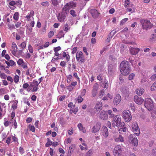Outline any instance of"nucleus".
<instances>
[{
	"mask_svg": "<svg viewBox=\"0 0 156 156\" xmlns=\"http://www.w3.org/2000/svg\"><path fill=\"white\" fill-rule=\"evenodd\" d=\"M135 135L134 134H130L129 136V138L131 140V143L134 146H137L138 145V140L136 137H134Z\"/></svg>",
	"mask_w": 156,
	"mask_h": 156,
	"instance_id": "8",
	"label": "nucleus"
},
{
	"mask_svg": "<svg viewBox=\"0 0 156 156\" xmlns=\"http://www.w3.org/2000/svg\"><path fill=\"white\" fill-rule=\"evenodd\" d=\"M121 100V97L120 95L119 94H117L114 99L113 103L114 104L118 105L120 101Z\"/></svg>",
	"mask_w": 156,
	"mask_h": 156,
	"instance_id": "17",
	"label": "nucleus"
},
{
	"mask_svg": "<svg viewBox=\"0 0 156 156\" xmlns=\"http://www.w3.org/2000/svg\"><path fill=\"white\" fill-rule=\"evenodd\" d=\"M19 13L18 12H15L13 15V18L16 20H17L19 19Z\"/></svg>",
	"mask_w": 156,
	"mask_h": 156,
	"instance_id": "34",
	"label": "nucleus"
},
{
	"mask_svg": "<svg viewBox=\"0 0 156 156\" xmlns=\"http://www.w3.org/2000/svg\"><path fill=\"white\" fill-rule=\"evenodd\" d=\"M17 103L18 101H15L12 105V108L14 109H16L17 108Z\"/></svg>",
	"mask_w": 156,
	"mask_h": 156,
	"instance_id": "30",
	"label": "nucleus"
},
{
	"mask_svg": "<svg viewBox=\"0 0 156 156\" xmlns=\"http://www.w3.org/2000/svg\"><path fill=\"white\" fill-rule=\"evenodd\" d=\"M108 118V115L106 114L105 111H101L100 114V118L103 120H106Z\"/></svg>",
	"mask_w": 156,
	"mask_h": 156,
	"instance_id": "16",
	"label": "nucleus"
},
{
	"mask_svg": "<svg viewBox=\"0 0 156 156\" xmlns=\"http://www.w3.org/2000/svg\"><path fill=\"white\" fill-rule=\"evenodd\" d=\"M4 125L5 127H7L8 126H10V125L9 121L7 120V121H5V122H4Z\"/></svg>",
	"mask_w": 156,
	"mask_h": 156,
	"instance_id": "60",
	"label": "nucleus"
},
{
	"mask_svg": "<svg viewBox=\"0 0 156 156\" xmlns=\"http://www.w3.org/2000/svg\"><path fill=\"white\" fill-rule=\"evenodd\" d=\"M122 117L126 122L130 121L132 118L130 112L127 110L122 112Z\"/></svg>",
	"mask_w": 156,
	"mask_h": 156,
	"instance_id": "6",
	"label": "nucleus"
},
{
	"mask_svg": "<svg viewBox=\"0 0 156 156\" xmlns=\"http://www.w3.org/2000/svg\"><path fill=\"white\" fill-rule=\"evenodd\" d=\"M41 5L44 6H48L49 5V3L47 1L43 2L41 3Z\"/></svg>",
	"mask_w": 156,
	"mask_h": 156,
	"instance_id": "45",
	"label": "nucleus"
},
{
	"mask_svg": "<svg viewBox=\"0 0 156 156\" xmlns=\"http://www.w3.org/2000/svg\"><path fill=\"white\" fill-rule=\"evenodd\" d=\"M115 141L117 142H123L124 141V137L121 135L118 134L113 136Z\"/></svg>",
	"mask_w": 156,
	"mask_h": 156,
	"instance_id": "9",
	"label": "nucleus"
},
{
	"mask_svg": "<svg viewBox=\"0 0 156 156\" xmlns=\"http://www.w3.org/2000/svg\"><path fill=\"white\" fill-rule=\"evenodd\" d=\"M24 62L23 59L21 58L19 59L17 61V63L19 65H21Z\"/></svg>",
	"mask_w": 156,
	"mask_h": 156,
	"instance_id": "46",
	"label": "nucleus"
},
{
	"mask_svg": "<svg viewBox=\"0 0 156 156\" xmlns=\"http://www.w3.org/2000/svg\"><path fill=\"white\" fill-rule=\"evenodd\" d=\"M77 49V47H75L74 48H73L72 53L73 54H74L76 52Z\"/></svg>",
	"mask_w": 156,
	"mask_h": 156,
	"instance_id": "56",
	"label": "nucleus"
},
{
	"mask_svg": "<svg viewBox=\"0 0 156 156\" xmlns=\"http://www.w3.org/2000/svg\"><path fill=\"white\" fill-rule=\"evenodd\" d=\"M135 75L133 73L130 74L129 76V80H132L134 77Z\"/></svg>",
	"mask_w": 156,
	"mask_h": 156,
	"instance_id": "55",
	"label": "nucleus"
},
{
	"mask_svg": "<svg viewBox=\"0 0 156 156\" xmlns=\"http://www.w3.org/2000/svg\"><path fill=\"white\" fill-rule=\"evenodd\" d=\"M151 79L152 80H154L156 79V74L152 75L151 77Z\"/></svg>",
	"mask_w": 156,
	"mask_h": 156,
	"instance_id": "64",
	"label": "nucleus"
},
{
	"mask_svg": "<svg viewBox=\"0 0 156 156\" xmlns=\"http://www.w3.org/2000/svg\"><path fill=\"white\" fill-rule=\"evenodd\" d=\"M65 35V33L63 30H61L58 33V35L60 37H63Z\"/></svg>",
	"mask_w": 156,
	"mask_h": 156,
	"instance_id": "44",
	"label": "nucleus"
},
{
	"mask_svg": "<svg viewBox=\"0 0 156 156\" xmlns=\"http://www.w3.org/2000/svg\"><path fill=\"white\" fill-rule=\"evenodd\" d=\"M19 151L20 153L21 154H22L24 153V150L23 149L22 147H20L19 148Z\"/></svg>",
	"mask_w": 156,
	"mask_h": 156,
	"instance_id": "61",
	"label": "nucleus"
},
{
	"mask_svg": "<svg viewBox=\"0 0 156 156\" xmlns=\"http://www.w3.org/2000/svg\"><path fill=\"white\" fill-rule=\"evenodd\" d=\"M54 34V32L52 31H51L48 33V37L50 38L53 36Z\"/></svg>",
	"mask_w": 156,
	"mask_h": 156,
	"instance_id": "58",
	"label": "nucleus"
},
{
	"mask_svg": "<svg viewBox=\"0 0 156 156\" xmlns=\"http://www.w3.org/2000/svg\"><path fill=\"white\" fill-rule=\"evenodd\" d=\"M52 142L51 141L47 142L45 144V146L46 147H48L52 144Z\"/></svg>",
	"mask_w": 156,
	"mask_h": 156,
	"instance_id": "62",
	"label": "nucleus"
},
{
	"mask_svg": "<svg viewBox=\"0 0 156 156\" xmlns=\"http://www.w3.org/2000/svg\"><path fill=\"white\" fill-rule=\"evenodd\" d=\"M66 14L63 12L59 13L57 16V19L58 20L61 22H63L66 16Z\"/></svg>",
	"mask_w": 156,
	"mask_h": 156,
	"instance_id": "11",
	"label": "nucleus"
},
{
	"mask_svg": "<svg viewBox=\"0 0 156 156\" xmlns=\"http://www.w3.org/2000/svg\"><path fill=\"white\" fill-rule=\"evenodd\" d=\"M114 151L121 153L122 151V149L121 146L119 145L116 146L114 148Z\"/></svg>",
	"mask_w": 156,
	"mask_h": 156,
	"instance_id": "23",
	"label": "nucleus"
},
{
	"mask_svg": "<svg viewBox=\"0 0 156 156\" xmlns=\"http://www.w3.org/2000/svg\"><path fill=\"white\" fill-rule=\"evenodd\" d=\"M129 50L131 53L133 55L136 54L140 51L139 49L137 48H131Z\"/></svg>",
	"mask_w": 156,
	"mask_h": 156,
	"instance_id": "21",
	"label": "nucleus"
},
{
	"mask_svg": "<svg viewBox=\"0 0 156 156\" xmlns=\"http://www.w3.org/2000/svg\"><path fill=\"white\" fill-rule=\"evenodd\" d=\"M98 89V85L97 84H95L93 87V90L91 92V97H95L97 93V91Z\"/></svg>",
	"mask_w": 156,
	"mask_h": 156,
	"instance_id": "13",
	"label": "nucleus"
},
{
	"mask_svg": "<svg viewBox=\"0 0 156 156\" xmlns=\"http://www.w3.org/2000/svg\"><path fill=\"white\" fill-rule=\"evenodd\" d=\"M105 94V90H100L99 92V96L100 98H101Z\"/></svg>",
	"mask_w": 156,
	"mask_h": 156,
	"instance_id": "39",
	"label": "nucleus"
},
{
	"mask_svg": "<svg viewBox=\"0 0 156 156\" xmlns=\"http://www.w3.org/2000/svg\"><path fill=\"white\" fill-rule=\"evenodd\" d=\"M8 26L9 29L10 30L15 29L14 25L13 24L9 23L8 24Z\"/></svg>",
	"mask_w": 156,
	"mask_h": 156,
	"instance_id": "43",
	"label": "nucleus"
},
{
	"mask_svg": "<svg viewBox=\"0 0 156 156\" xmlns=\"http://www.w3.org/2000/svg\"><path fill=\"white\" fill-rule=\"evenodd\" d=\"M151 91L156 90V81L152 84L151 87Z\"/></svg>",
	"mask_w": 156,
	"mask_h": 156,
	"instance_id": "35",
	"label": "nucleus"
},
{
	"mask_svg": "<svg viewBox=\"0 0 156 156\" xmlns=\"http://www.w3.org/2000/svg\"><path fill=\"white\" fill-rule=\"evenodd\" d=\"M39 83H38V82L36 80H34L32 82L30 83V87H33L34 86H38Z\"/></svg>",
	"mask_w": 156,
	"mask_h": 156,
	"instance_id": "26",
	"label": "nucleus"
},
{
	"mask_svg": "<svg viewBox=\"0 0 156 156\" xmlns=\"http://www.w3.org/2000/svg\"><path fill=\"white\" fill-rule=\"evenodd\" d=\"M140 23L142 28L145 30L150 29L153 27V24L149 21L145 19L140 20Z\"/></svg>",
	"mask_w": 156,
	"mask_h": 156,
	"instance_id": "3",
	"label": "nucleus"
},
{
	"mask_svg": "<svg viewBox=\"0 0 156 156\" xmlns=\"http://www.w3.org/2000/svg\"><path fill=\"white\" fill-rule=\"evenodd\" d=\"M72 140V139L70 138H68L67 139V140H66L65 142H66V144H70L71 143Z\"/></svg>",
	"mask_w": 156,
	"mask_h": 156,
	"instance_id": "57",
	"label": "nucleus"
},
{
	"mask_svg": "<svg viewBox=\"0 0 156 156\" xmlns=\"http://www.w3.org/2000/svg\"><path fill=\"white\" fill-rule=\"evenodd\" d=\"M108 114L110 115L109 117L113 118L114 116V115L112 113V112L111 110H109L108 111Z\"/></svg>",
	"mask_w": 156,
	"mask_h": 156,
	"instance_id": "38",
	"label": "nucleus"
},
{
	"mask_svg": "<svg viewBox=\"0 0 156 156\" xmlns=\"http://www.w3.org/2000/svg\"><path fill=\"white\" fill-rule=\"evenodd\" d=\"M151 40L152 41H156V34H152L151 38Z\"/></svg>",
	"mask_w": 156,
	"mask_h": 156,
	"instance_id": "41",
	"label": "nucleus"
},
{
	"mask_svg": "<svg viewBox=\"0 0 156 156\" xmlns=\"http://www.w3.org/2000/svg\"><path fill=\"white\" fill-rule=\"evenodd\" d=\"M129 108L133 111H134L135 109V107L134 106V104L133 103H131L129 104Z\"/></svg>",
	"mask_w": 156,
	"mask_h": 156,
	"instance_id": "36",
	"label": "nucleus"
},
{
	"mask_svg": "<svg viewBox=\"0 0 156 156\" xmlns=\"http://www.w3.org/2000/svg\"><path fill=\"white\" fill-rule=\"evenodd\" d=\"M77 127L83 133H85L86 132V130L85 128L83 127L82 124L80 123L78 124Z\"/></svg>",
	"mask_w": 156,
	"mask_h": 156,
	"instance_id": "25",
	"label": "nucleus"
},
{
	"mask_svg": "<svg viewBox=\"0 0 156 156\" xmlns=\"http://www.w3.org/2000/svg\"><path fill=\"white\" fill-rule=\"evenodd\" d=\"M105 85L104 86V88H107L108 87V81L106 80L104 81Z\"/></svg>",
	"mask_w": 156,
	"mask_h": 156,
	"instance_id": "54",
	"label": "nucleus"
},
{
	"mask_svg": "<svg viewBox=\"0 0 156 156\" xmlns=\"http://www.w3.org/2000/svg\"><path fill=\"white\" fill-rule=\"evenodd\" d=\"M12 139L13 140V141L15 142H17V143H18V139L17 138L15 137V136H12Z\"/></svg>",
	"mask_w": 156,
	"mask_h": 156,
	"instance_id": "52",
	"label": "nucleus"
},
{
	"mask_svg": "<svg viewBox=\"0 0 156 156\" xmlns=\"http://www.w3.org/2000/svg\"><path fill=\"white\" fill-rule=\"evenodd\" d=\"M102 108V104L101 102H98L95 107L94 109L96 110V112H99Z\"/></svg>",
	"mask_w": 156,
	"mask_h": 156,
	"instance_id": "15",
	"label": "nucleus"
},
{
	"mask_svg": "<svg viewBox=\"0 0 156 156\" xmlns=\"http://www.w3.org/2000/svg\"><path fill=\"white\" fill-rule=\"evenodd\" d=\"M92 154V150H90L86 154L85 156H90Z\"/></svg>",
	"mask_w": 156,
	"mask_h": 156,
	"instance_id": "48",
	"label": "nucleus"
},
{
	"mask_svg": "<svg viewBox=\"0 0 156 156\" xmlns=\"http://www.w3.org/2000/svg\"><path fill=\"white\" fill-rule=\"evenodd\" d=\"M70 14L73 17H76V16L75 11L74 10H71L70 12Z\"/></svg>",
	"mask_w": 156,
	"mask_h": 156,
	"instance_id": "42",
	"label": "nucleus"
},
{
	"mask_svg": "<svg viewBox=\"0 0 156 156\" xmlns=\"http://www.w3.org/2000/svg\"><path fill=\"white\" fill-rule=\"evenodd\" d=\"M68 106L69 107L71 108V109H73L75 107L74 105H73L72 102H70L68 105Z\"/></svg>",
	"mask_w": 156,
	"mask_h": 156,
	"instance_id": "51",
	"label": "nucleus"
},
{
	"mask_svg": "<svg viewBox=\"0 0 156 156\" xmlns=\"http://www.w3.org/2000/svg\"><path fill=\"white\" fill-rule=\"evenodd\" d=\"M19 76L17 75H15L14 78V81L16 83H17L19 81Z\"/></svg>",
	"mask_w": 156,
	"mask_h": 156,
	"instance_id": "32",
	"label": "nucleus"
},
{
	"mask_svg": "<svg viewBox=\"0 0 156 156\" xmlns=\"http://www.w3.org/2000/svg\"><path fill=\"white\" fill-rule=\"evenodd\" d=\"M144 106L148 110H151L154 106L152 100L150 98L145 99L144 101Z\"/></svg>",
	"mask_w": 156,
	"mask_h": 156,
	"instance_id": "4",
	"label": "nucleus"
},
{
	"mask_svg": "<svg viewBox=\"0 0 156 156\" xmlns=\"http://www.w3.org/2000/svg\"><path fill=\"white\" fill-rule=\"evenodd\" d=\"M134 101L136 104L140 105L144 102V100L142 98L136 95L134 97Z\"/></svg>",
	"mask_w": 156,
	"mask_h": 156,
	"instance_id": "12",
	"label": "nucleus"
},
{
	"mask_svg": "<svg viewBox=\"0 0 156 156\" xmlns=\"http://www.w3.org/2000/svg\"><path fill=\"white\" fill-rule=\"evenodd\" d=\"M76 58L77 62L80 63H83L85 60L83 52L81 51H77L76 54Z\"/></svg>",
	"mask_w": 156,
	"mask_h": 156,
	"instance_id": "7",
	"label": "nucleus"
},
{
	"mask_svg": "<svg viewBox=\"0 0 156 156\" xmlns=\"http://www.w3.org/2000/svg\"><path fill=\"white\" fill-rule=\"evenodd\" d=\"M0 77L2 79H5L7 77L6 75L4 73H1Z\"/></svg>",
	"mask_w": 156,
	"mask_h": 156,
	"instance_id": "49",
	"label": "nucleus"
},
{
	"mask_svg": "<svg viewBox=\"0 0 156 156\" xmlns=\"http://www.w3.org/2000/svg\"><path fill=\"white\" fill-rule=\"evenodd\" d=\"M17 50V47L16 44L14 42L12 43L11 50L12 53L14 55L15 54Z\"/></svg>",
	"mask_w": 156,
	"mask_h": 156,
	"instance_id": "19",
	"label": "nucleus"
},
{
	"mask_svg": "<svg viewBox=\"0 0 156 156\" xmlns=\"http://www.w3.org/2000/svg\"><path fill=\"white\" fill-rule=\"evenodd\" d=\"M12 136V135L10 136H9L7 139L6 143L8 144V145H9L11 143Z\"/></svg>",
	"mask_w": 156,
	"mask_h": 156,
	"instance_id": "33",
	"label": "nucleus"
},
{
	"mask_svg": "<svg viewBox=\"0 0 156 156\" xmlns=\"http://www.w3.org/2000/svg\"><path fill=\"white\" fill-rule=\"evenodd\" d=\"M120 70L122 74L124 75H128L130 72V67L129 62L126 61H122L120 65Z\"/></svg>",
	"mask_w": 156,
	"mask_h": 156,
	"instance_id": "1",
	"label": "nucleus"
},
{
	"mask_svg": "<svg viewBox=\"0 0 156 156\" xmlns=\"http://www.w3.org/2000/svg\"><path fill=\"white\" fill-rule=\"evenodd\" d=\"M73 88L74 87L71 86H70V84L67 87V89L69 90V91H72Z\"/></svg>",
	"mask_w": 156,
	"mask_h": 156,
	"instance_id": "59",
	"label": "nucleus"
},
{
	"mask_svg": "<svg viewBox=\"0 0 156 156\" xmlns=\"http://www.w3.org/2000/svg\"><path fill=\"white\" fill-rule=\"evenodd\" d=\"M128 20V19L127 18H125L122 19L120 22V25H123Z\"/></svg>",
	"mask_w": 156,
	"mask_h": 156,
	"instance_id": "37",
	"label": "nucleus"
},
{
	"mask_svg": "<svg viewBox=\"0 0 156 156\" xmlns=\"http://www.w3.org/2000/svg\"><path fill=\"white\" fill-rule=\"evenodd\" d=\"M83 100V98L80 96H79L77 98V101L78 103L82 102Z\"/></svg>",
	"mask_w": 156,
	"mask_h": 156,
	"instance_id": "50",
	"label": "nucleus"
},
{
	"mask_svg": "<svg viewBox=\"0 0 156 156\" xmlns=\"http://www.w3.org/2000/svg\"><path fill=\"white\" fill-rule=\"evenodd\" d=\"M52 4L54 6H57L59 3V2L57 0H51Z\"/></svg>",
	"mask_w": 156,
	"mask_h": 156,
	"instance_id": "40",
	"label": "nucleus"
},
{
	"mask_svg": "<svg viewBox=\"0 0 156 156\" xmlns=\"http://www.w3.org/2000/svg\"><path fill=\"white\" fill-rule=\"evenodd\" d=\"M144 91V90L142 88H138L136 89L135 92L136 94L140 96L142 95Z\"/></svg>",
	"mask_w": 156,
	"mask_h": 156,
	"instance_id": "22",
	"label": "nucleus"
},
{
	"mask_svg": "<svg viewBox=\"0 0 156 156\" xmlns=\"http://www.w3.org/2000/svg\"><path fill=\"white\" fill-rule=\"evenodd\" d=\"M70 27L68 24L66 23L64 25L63 29L64 31L67 32L68 30H70Z\"/></svg>",
	"mask_w": 156,
	"mask_h": 156,
	"instance_id": "28",
	"label": "nucleus"
},
{
	"mask_svg": "<svg viewBox=\"0 0 156 156\" xmlns=\"http://www.w3.org/2000/svg\"><path fill=\"white\" fill-rule=\"evenodd\" d=\"M90 13L92 14V16L94 18L98 17L99 14L97 10L94 9H93L90 11Z\"/></svg>",
	"mask_w": 156,
	"mask_h": 156,
	"instance_id": "18",
	"label": "nucleus"
},
{
	"mask_svg": "<svg viewBox=\"0 0 156 156\" xmlns=\"http://www.w3.org/2000/svg\"><path fill=\"white\" fill-rule=\"evenodd\" d=\"M7 79L8 80L10 81L11 83L13 82V80L12 78L10 76H9L7 77Z\"/></svg>",
	"mask_w": 156,
	"mask_h": 156,
	"instance_id": "53",
	"label": "nucleus"
},
{
	"mask_svg": "<svg viewBox=\"0 0 156 156\" xmlns=\"http://www.w3.org/2000/svg\"><path fill=\"white\" fill-rule=\"evenodd\" d=\"M28 48L29 52L30 53H33V48L31 45L30 44H29L28 45Z\"/></svg>",
	"mask_w": 156,
	"mask_h": 156,
	"instance_id": "47",
	"label": "nucleus"
},
{
	"mask_svg": "<svg viewBox=\"0 0 156 156\" xmlns=\"http://www.w3.org/2000/svg\"><path fill=\"white\" fill-rule=\"evenodd\" d=\"M29 86V84L27 83L23 84V87L24 89H27Z\"/></svg>",
	"mask_w": 156,
	"mask_h": 156,
	"instance_id": "63",
	"label": "nucleus"
},
{
	"mask_svg": "<svg viewBox=\"0 0 156 156\" xmlns=\"http://www.w3.org/2000/svg\"><path fill=\"white\" fill-rule=\"evenodd\" d=\"M63 57L66 58L67 61H69L70 60V57L68 54H66L65 51L62 52Z\"/></svg>",
	"mask_w": 156,
	"mask_h": 156,
	"instance_id": "24",
	"label": "nucleus"
},
{
	"mask_svg": "<svg viewBox=\"0 0 156 156\" xmlns=\"http://www.w3.org/2000/svg\"><path fill=\"white\" fill-rule=\"evenodd\" d=\"M70 9L71 8L69 6V4L67 3L62 8V12H63L65 13H66V14H67Z\"/></svg>",
	"mask_w": 156,
	"mask_h": 156,
	"instance_id": "20",
	"label": "nucleus"
},
{
	"mask_svg": "<svg viewBox=\"0 0 156 156\" xmlns=\"http://www.w3.org/2000/svg\"><path fill=\"white\" fill-rule=\"evenodd\" d=\"M28 128L30 131H31L33 132H34L35 131V128L34 126L29 125Z\"/></svg>",
	"mask_w": 156,
	"mask_h": 156,
	"instance_id": "31",
	"label": "nucleus"
},
{
	"mask_svg": "<svg viewBox=\"0 0 156 156\" xmlns=\"http://www.w3.org/2000/svg\"><path fill=\"white\" fill-rule=\"evenodd\" d=\"M121 118L120 116L117 115L115 117L114 119L112 121V125L113 126H117L119 129H122V128L124 126L125 123L122 122H121Z\"/></svg>",
	"mask_w": 156,
	"mask_h": 156,
	"instance_id": "2",
	"label": "nucleus"
},
{
	"mask_svg": "<svg viewBox=\"0 0 156 156\" xmlns=\"http://www.w3.org/2000/svg\"><path fill=\"white\" fill-rule=\"evenodd\" d=\"M26 43L25 42H23L19 45L18 46L21 48H22L23 49L26 48Z\"/></svg>",
	"mask_w": 156,
	"mask_h": 156,
	"instance_id": "29",
	"label": "nucleus"
},
{
	"mask_svg": "<svg viewBox=\"0 0 156 156\" xmlns=\"http://www.w3.org/2000/svg\"><path fill=\"white\" fill-rule=\"evenodd\" d=\"M101 127V124L99 122H98L94 126L92 129L93 133H95L98 131L100 129Z\"/></svg>",
	"mask_w": 156,
	"mask_h": 156,
	"instance_id": "14",
	"label": "nucleus"
},
{
	"mask_svg": "<svg viewBox=\"0 0 156 156\" xmlns=\"http://www.w3.org/2000/svg\"><path fill=\"white\" fill-rule=\"evenodd\" d=\"M132 131L137 136H138L140 134V130L137 123L136 122H133L131 126Z\"/></svg>",
	"mask_w": 156,
	"mask_h": 156,
	"instance_id": "5",
	"label": "nucleus"
},
{
	"mask_svg": "<svg viewBox=\"0 0 156 156\" xmlns=\"http://www.w3.org/2000/svg\"><path fill=\"white\" fill-rule=\"evenodd\" d=\"M67 4H69V6L71 9H73L76 6V3L72 1L68 3Z\"/></svg>",
	"mask_w": 156,
	"mask_h": 156,
	"instance_id": "27",
	"label": "nucleus"
},
{
	"mask_svg": "<svg viewBox=\"0 0 156 156\" xmlns=\"http://www.w3.org/2000/svg\"><path fill=\"white\" fill-rule=\"evenodd\" d=\"M102 135L105 137H107L108 135V131L107 128L105 126H103L101 129Z\"/></svg>",
	"mask_w": 156,
	"mask_h": 156,
	"instance_id": "10",
	"label": "nucleus"
}]
</instances>
